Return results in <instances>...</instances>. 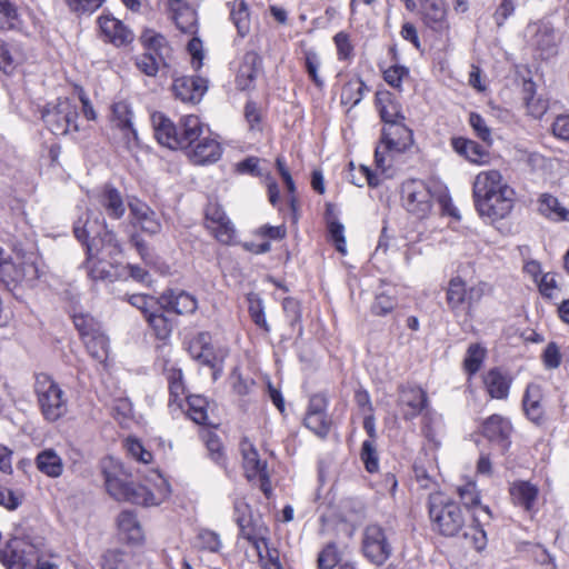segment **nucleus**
Returning a JSON list of instances; mask_svg holds the SVG:
<instances>
[{"instance_id": "1", "label": "nucleus", "mask_w": 569, "mask_h": 569, "mask_svg": "<svg viewBox=\"0 0 569 569\" xmlns=\"http://www.w3.org/2000/svg\"><path fill=\"white\" fill-rule=\"evenodd\" d=\"M101 469L107 492L117 501L158 506L168 496L167 488L154 493L146 486L134 483L123 465L113 458L103 459Z\"/></svg>"}, {"instance_id": "2", "label": "nucleus", "mask_w": 569, "mask_h": 569, "mask_svg": "<svg viewBox=\"0 0 569 569\" xmlns=\"http://www.w3.org/2000/svg\"><path fill=\"white\" fill-rule=\"evenodd\" d=\"M13 257L0 247V282L10 291L20 287H32L43 274V262L33 249L16 247Z\"/></svg>"}, {"instance_id": "3", "label": "nucleus", "mask_w": 569, "mask_h": 569, "mask_svg": "<svg viewBox=\"0 0 569 569\" xmlns=\"http://www.w3.org/2000/svg\"><path fill=\"white\" fill-rule=\"evenodd\" d=\"M233 510L240 535L253 546L262 568L282 569L279 551L267 542V527L252 520L249 505L243 499H236Z\"/></svg>"}, {"instance_id": "4", "label": "nucleus", "mask_w": 569, "mask_h": 569, "mask_svg": "<svg viewBox=\"0 0 569 569\" xmlns=\"http://www.w3.org/2000/svg\"><path fill=\"white\" fill-rule=\"evenodd\" d=\"M76 238L86 244L89 257L113 258L121 252L116 234L98 221L91 222L88 214L79 217L73 224Z\"/></svg>"}, {"instance_id": "5", "label": "nucleus", "mask_w": 569, "mask_h": 569, "mask_svg": "<svg viewBox=\"0 0 569 569\" xmlns=\"http://www.w3.org/2000/svg\"><path fill=\"white\" fill-rule=\"evenodd\" d=\"M33 390L41 415L47 421L54 422L67 413V395L51 376L37 373Z\"/></svg>"}, {"instance_id": "6", "label": "nucleus", "mask_w": 569, "mask_h": 569, "mask_svg": "<svg viewBox=\"0 0 569 569\" xmlns=\"http://www.w3.org/2000/svg\"><path fill=\"white\" fill-rule=\"evenodd\" d=\"M429 516L433 529L445 537H455L466 527L459 505L441 493L430 496Z\"/></svg>"}, {"instance_id": "7", "label": "nucleus", "mask_w": 569, "mask_h": 569, "mask_svg": "<svg viewBox=\"0 0 569 569\" xmlns=\"http://www.w3.org/2000/svg\"><path fill=\"white\" fill-rule=\"evenodd\" d=\"M361 550L369 561L381 566L390 558L392 545L382 527L369 525L362 532Z\"/></svg>"}, {"instance_id": "8", "label": "nucleus", "mask_w": 569, "mask_h": 569, "mask_svg": "<svg viewBox=\"0 0 569 569\" xmlns=\"http://www.w3.org/2000/svg\"><path fill=\"white\" fill-rule=\"evenodd\" d=\"M76 118V109L67 98L58 99L56 103L48 104L42 111V120L54 136L67 134L71 129L77 130Z\"/></svg>"}, {"instance_id": "9", "label": "nucleus", "mask_w": 569, "mask_h": 569, "mask_svg": "<svg viewBox=\"0 0 569 569\" xmlns=\"http://www.w3.org/2000/svg\"><path fill=\"white\" fill-rule=\"evenodd\" d=\"M402 199L407 210L422 219L432 208V194L429 186L418 179H411L402 184Z\"/></svg>"}, {"instance_id": "10", "label": "nucleus", "mask_w": 569, "mask_h": 569, "mask_svg": "<svg viewBox=\"0 0 569 569\" xmlns=\"http://www.w3.org/2000/svg\"><path fill=\"white\" fill-rule=\"evenodd\" d=\"M483 289L481 286H471L467 288L466 282L460 277H455L449 281L447 289V302L451 310L458 311L466 309L467 312L481 300Z\"/></svg>"}, {"instance_id": "11", "label": "nucleus", "mask_w": 569, "mask_h": 569, "mask_svg": "<svg viewBox=\"0 0 569 569\" xmlns=\"http://www.w3.org/2000/svg\"><path fill=\"white\" fill-rule=\"evenodd\" d=\"M513 202V189H505L497 194L475 201L479 214L491 222L506 218L511 212Z\"/></svg>"}, {"instance_id": "12", "label": "nucleus", "mask_w": 569, "mask_h": 569, "mask_svg": "<svg viewBox=\"0 0 569 569\" xmlns=\"http://www.w3.org/2000/svg\"><path fill=\"white\" fill-rule=\"evenodd\" d=\"M327 407L328 400L325 395L317 393L311 396L303 420L305 426L321 439L328 436L332 425L331 419L326 412Z\"/></svg>"}, {"instance_id": "13", "label": "nucleus", "mask_w": 569, "mask_h": 569, "mask_svg": "<svg viewBox=\"0 0 569 569\" xmlns=\"http://www.w3.org/2000/svg\"><path fill=\"white\" fill-rule=\"evenodd\" d=\"M0 559L8 569H27L37 559V549L33 545L16 538L9 541Z\"/></svg>"}, {"instance_id": "14", "label": "nucleus", "mask_w": 569, "mask_h": 569, "mask_svg": "<svg viewBox=\"0 0 569 569\" xmlns=\"http://www.w3.org/2000/svg\"><path fill=\"white\" fill-rule=\"evenodd\" d=\"M428 406V396L417 386H401L399 388L398 407L405 420L418 417Z\"/></svg>"}, {"instance_id": "15", "label": "nucleus", "mask_w": 569, "mask_h": 569, "mask_svg": "<svg viewBox=\"0 0 569 569\" xmlns=\"http://www.w3.org/2000/svg\"><path fill=\"white\" fill-rule=\"evenodd\" d=\"M420 14L425 26L437 33H448L450 23L443 0H419Z\"/></svg>"}, {"instance_id": "16", "label": "nucleus", "mask_w": 569, "mask_h": 569, "mask_svg": "<svg viewBox=\"0 0 569 569\" xmlns=\"http://www.w3.org/2000/svg\"><path fill=\"white\" fill-rule=\"evenodd\" d=\"M159 306L166 311L184 316L193 313L198 302L192 295L183 290L168 289L159 297Z\"/></svg>"}, {"instance_id": "17", "label": "nucleus", "mask_w": 569, "mask_h": 569, "mask_svg": "<svg viewBox=\"0 0 569 569\" xmlns=\"http://www.w3.org/2000/svg\"><path fill=\"white\" fill-rule=\"evenodd\" d=\"M208 81L200 77H179L173 80L172 91L182 102H199L206 93Z\"/></svg>"}, {"instance_id": "18", "label": "nucleus", "mask_w": 569, "mask_h": 569, "mask_svg": "<svg viewBox=\"0 0 569 569\" xmlns=\"http://www.w3.org/2000/svg\"><path fill=\"white\" fill-rule=\"evenodd\" d=\"M168 10L177 28L193 36L198 32V18L196 10L184 0H168Z\"/></svg>"}, {"instance_id": "19", "label": "nucleus", "mask_w": 569, "mask_h": 569, "mask_svg": "<svg viewBox=\"0 0 569 569\" xmlns=\"http://www.w3.org/2000/svg\"><path fill=\"white\" fill-rule=\"evenodd\" d=\"M505 189H512L502 178L498 170H487L479 172L473 181L475 201L497 194Z\"/></svg>"}, {"instance_id": "20", "label": "nucleus", "mask_w": 569, "mask_h": 569, "mask_svg": "<svg viewBox=\"0 0 569 569\" xmlns=\"http://www.w3.org/2000/svg\"><path fill=\"white\" fill-rule=\"evenodd\" d=\"M171 150H180L192 163L208 164L221 157L220 144H167Z\"/></svg>"}, {"instance_id": "21", "label": "nucleus", "mask_w": 569, "mask_h": 569, "mask_svg": "<svg viewBox=\"0 0 569 569\" xmlns=\"http://www.w3.org/2000/svg\"><path fill=\"white\" fill-rule=\"evenodd\" d=\"M98 23L106 39L117 47L129 44L133 40V33L120 20L101 16Z\"/></svg>"}, {"instance_id": "22", "label": "nucleus", "mask_w": 569, "mask_h": 569, "mask_svg": "<svg viewBox=\"0 0 569 569\" xmlns=\"http://www.w3.org/2000/svg\"><path fill=\"white\" fill-rule=\"evenodd\" d=\"M129 209L133 223L139 226L143 232L157 234L161 231V222L148 204L141 201L130 202Z\"/></svg>"}, {"instance_id": "23", "label": "nucleus", "mask_w": 569, "mask_h": 569, "mask_svg": "<svg viewBox=\"0 0 569 569\" xmlns=\"http://www.w3.org/2000/svg\"><path fill=\"white\" fill-rule=\"evenodd\" d=\"M240 450L243 459V468L248 479L266 478L267 462L259 458L256 447L248 440L240 442Z\"/></svg>"}, {"instance_id": "24", "label": "nucleus", "mask_w": 569, "mask_h": 569, "mask_svg": "<svg viewBox=\"0 0 569 569\" xmlns=\"http://www.w3.org/2000/svg\"><path fill=\"white\" fill-rule=\"evenodd\" d=\"M512 431L510 421L499 415L490 416L482 425V433L490 441L501 443L503 448L509 445V437Z\"/></svg>"}, {"instance_id": "25", "label": "nucleus", "mask_w": 569, "mask_h": 569, "mask_svg": "<svg viewBox=\"0 0 569 569\" xmlns=\"http://www.w3.org/2000/svg\"><path fill=\"white\" fill-rule=\"evenodd\" d=\"M511 382V377L498 368L490 369L483 377L486 390L495 399H506L509 395Z\"/></svg>"}, {"instance_id": "26", "label": "nucleus", "mask_w": 569, "mask_h": 569, "mask_svg": "<svg viewBox=\"0 0 569 569\" xmlns=\"http://www.w3.org/2000/svg\"><path fill=\"white\" fill-rule=\"evenodd\" d=\"M542 390L537 383H529L526 388L522 407L527 417L535 423H540L543 419Z\"/></svg>"}, {"instance_id": "27", "label": "nucleus", "mask_w": 569, "mask_h": 569, "mask_svg": "<svg viewBox=\"0 0 569 569\" xmlns=\"http://www.w3.org/2000/svg\"><path fill=\"white\" fill-rule=\"evenodd\" d=\"M452 147L460 157L472 164L487 166L496 158L490 150V144H452Z\"/></svg>"}, {"instance_id": "28", "label": "nucleus", "mask_w": 569, "mask_h": 569, "mask_svg": "<svg viewBox=\"0 0 569 569\" xmlns=\"http://www.w3.org/2000/svg\"><path fill=\"white\" fill-rule=\"evenodd\" d=\"M510 496L515 505L531 511L538 498V488L529 481H516L510 487Z\"/></svg>"}, {"instance_id": "29", "label": "nucleus", "mask_w": 569, "mask_h": 569, "mask_svg": "<svg viewBox=\"0 0 569 569\" xmlns=\"http://www.w3.org/2000/svg\"><path fill=\"white\" fill-rule=\"evenodd\" d=\"M229 17L237 28L240 37H246L250 32L251 17L249 6L244 0H232L227 3Z\"/></svg>"}, {"instance_id": "30", "label": "nucleus", "mask_w": 569, "mask_h": 569, "mask_svg": "<svg viewBox=\"0 0 569 569\" xmlns=\"http://www.w3.org/2000/svg\"><path fill=\"white\" fill-rule=\"evenodd\" d=\"M376 103L385 124H388L400 119H406L401 111L400 103L395 99L392 93L388 91L377 92Z\"/></svg>"}, {"instance_id": "31", "label": "nucleus", "mask_w": 569, "mask_h": 569, "mask_svg": "<svg viewBox=\"0 0 569 569\" xmlns=\"http://www.w3.org/2000/svg\"><path fill=\"white\" fill-rule=\"evenodd\" d=\"M98 202L112 219H120L126 212L122 197L113 187L107 186L99 194Z\"/></svg>"}, {"instance_id": "32", "label": "nucleus", "mask_w": 569, "mask_h": 569, "mask_svg": "<svg viewBox=\"0 0 569 569\" xmlns=\"http://www.w3.org/2000/svg\"><path fill=\"white\" fill-rule=\"evenodd\" d=\"M90 357L103 363L109 355V338L99 329L82 339Z\"/></svg>"}, {"instance_id": "33", "label": "nucleus", "mask_w": 569, "mask_h": 569, "mask_svg": "<svg viewBox=\"0 0 569 569\" xmlns=\"http://www.w3.org/2000/svg\"><path fill=\"white\" fill-rule=\"evenodd\" d=\"M118 527L123 538L131 543H139L143 539V532L137 516L129 510L118 516Z\"/></svg>"}, {"instance_id": "34", "label": "nucleus", "mask_w": 569, "mask_h": 569, "mask_svg": "<svg viewBox=\"0 0 569 569\" xmlns=\"http://www.w3.org/2000/svg\"><path fill=\"white\" fill-rule=\"evenodd\" d=\"M38 469L51 478H58L63 472L61 457L53 449H44L36 458Z\"/></svg>"}, {"instance_id": "35", "label": "nucleus", "mask_w": 569, "mask_h": 569, "mask_svg": "<svg viewBox=\"0 0 569 569\" xmlns=\"http://www.w3.org/2000/svg\"><path fill=\"white\" fill-rule=\"evenodd\" d=\"M111 122L116 128L123 131V139L129 141L131 137L137 138V133L132 129L131 111L126 102L120 101L112 106Z\"/></svg>"}, {"instance_id": "36", "label": "nucleus", "mask_w": 569, "mask_h": 569, "mask_svg": "<svg viewBox=\"0 0 569 569\" xmlns=\"http://www.w3.org/2000/svg\"><path fill=\"white\" fill-rule=\"evenodd\" d=\"M23 61L24 54L16 44L0 39V69L3 72H12Z\"/></svg>"}, {"instance_id": "37", "label": "nucleus", "mask_w": 569, "mask_h": 569, "mask_svg": "<svg viewBox=\"0 0 569 569\" xmlns=\"http://www.w3.org/2000/svg\"><path fill=\"white\" fill-rule=\"evenodd\" d=\"M227 356L228 350L226 348H216L214 346L211 345L210 341L209 345L204 348L203 352L201 353V357H199L197 361L212 369L213 379H217L218 373L222 371V365Z\"/></svg>"}, {"instance_id": "38", "label": "nucleus", "mask_w": 569, "mask_h": 569, "mask_svg": "<svg viewBox=\"0 0 569 569\" xmlns=\"http://www.w3.org/2000/svg\"><path fill=\"white\" fill-rule=\"evenodd\" d=\"M406 119H400L385 124L380 142L412 141L413 133L405 124Z\"/></svg>"}, {"instance_id": "39", "label": "nucleus", "mask_w": 569, "mask_h": 569, "mask_svg": "<svg viewBox=\"0 0 569 569\" xmlns=\"http://www.w3.org/2000/svg\"><path fill=\"white\" fill-rule=\"evenodd\" d=\"M151 122L157 142H167L170 139H176V126L162 112H153L151 116Z\"/></svg>"}, {"instance_id": "40", "label": "nucleus", "mask_w": 569, "mask_h": 569, "mask_svg": "<svg viewBox=\"0 0 569 569\" xmlns=\"http://www.w3.org/2000/svg\"><path fill=\"white\" fill-rule=\"evenodd\" d=\"M84 267L87 269L88 277L92 281H112V273L108 269L109 263H107L106 258L89 257V254H87Z\"/></svg>"}, {"instance_id": "41", "label": "nucleus", "mask_w": 569, "mask_h": 569, "mask_svg": "<svg viewBox=\"0 0 569 569\" xmlns=\"http://www.w3.org/2000/svg\"><path fill=\"white\" fill-rule=\"evenodd\" d=\"M260 62V58L256 52H249L244 56V64L240 68L237 76V84L241 90L247 89L256 79V66Z\"/></svg>"}, {"instance_id": "42", "label": "nucleus", "mask_w": 569, "mask_h": 569, "mask_svg": "<svg viewBox=\"0 0 569 569\" xmlns=\"http://www.w3.org/2000/svg\"><path fill=\"white\" fill-rule=\"evenodd\" d=\"M188 405V415L198 425L211 426L209 421L207 408L208 401L201 396H189L186 398Z\"/></svg>"}, {"instance_id": "43", "label": "nucleus", "mask_w": 569, "mask_h": 569, "mask_svg": "<svg viewBox=\"0 0 569 569\" xmlns=\"http://www.w3.org/2000/svg\"><path fill=\"white\" fill-rule=\"evenodd\" d=\"M366 90H368V88L361 79L358 78L348 81L341 90V103L357 106L361 101Z\"/></svg>"}, {"instance_id": "44", "label": "nucleus", "mask_w": 569, "mask_h": 569, "mask_svg": "<svg viewBox=\"0 0 569 569\" xmlns=\"http://www.w3.org/2000/svg\"><path fill=\"white\" fill-rule=\"evenodd\" d=\"M536 46L546 57L556 53L557 37L555 30L548 26H542L536 33Z\"/></svg>"}, {"instance_id": "45", "label": "nucleus", "mask_w": 569, "mask_h": 569, "mask_svg": "<svg viewBox=\"0 0 569 569\" xmlns=\"http://www.w3.org/2000/svg\"><path fill=\"white\" fill-rule=\"evenodd\" d=\"M540 212L556 220H569V211L562 208L558 199L550 194H542L540 199Z\"/></svg>"}, {"instance_id": "46", "label": "nucleus", "mask_w": 569, "mask_h": 569, "mask_svg": "<svg viewBox=\"0 0 569 569\" xmlns=\"http://www.w3.org/2000/svg\"><path fill=\"white\" fill-rule=\"evenodd\" d=\"M21 23L18 9L10 0H0V29L10 30Z\"/></svg>"}, {"instance_id": "47", "label": "nucleus", "mask_w": 569, "mask_h": 569, "mask_svg": "<svg viewBox=\"0 0 569 569\" xmlns=\"http://www.w3.org/2000/svg\"><path fill=\"white\" fill-rule=\"evenodd\" d=\"M182 136L187 142H196L203 134L204 126L197 116L190 114L182 119Z\"/></svg>"}, {"instance_id": "48", "label": "nucleus", "mask_w": 569, "mask_h": 569, "mask_svg": "<svg viewBox=\"0 0 569 569\" xmlns=\"http://www.w3.org/2000/svg\"><path fill=\"white\" fill-rule=\"evenodd\" d=\"M140 39L149 51H153V54L158 56L160 60H163V51L168 50L163 36L148 30L142 33Z\"/></svg>"}, {"instance_id": "49", "label": "nucleus", "mask_w": 569, "mask_h": 569, "mask_svg": "<svg viewBox=\"0 0 569 569\" xmlns=\"http://www.w3.org/2000/svg\"><path fill=\"white\" fill-rule=\"evenodd\" d=\"M400 144H377L375 149V159L378 168L386 170L391 167L392 156L395 152H402L403 148H398Z\"/></svg>"}, {"instance_id": "50", "label": "nucleus", "mask_w": 569, "mask_h": 569, "mask_svg": "<svg viewBox=\"0 0 569 569\" xmlns=\"http://www.w3.org/2000/svg\"><path fill=\"white\" fill-rule=\"evenodd\" d=\"M360 457L368 472L372 473L378 471L379 459L375 440H365L362 442Z\"/></svg>"}, {"instance_id": "51", "label": "nucleus", "mask_w": 569, "mask_h": 569, "mask_svg": "<svg viewBox=\"0 0 569 569\" xmlns=\"http://www.w3.org/2000/svg\"><path fill=\"white\" fill-rule=\"evenodd\" d=\"M146 320L159 339H166L170 336L172 330L171 322L162 313L156 311L148 313Z\"/></svg>"}, {"instance_id": "52", "label": "nucleus", "mask_w": 569, "mask_h": 569, "mask_svg": "<svg viewBox=\"0 0 569 569\" xmlns=\"http://www.w3.org/2000/svg\"><path fill=\"white\" fill-rule=\"evenodd\" d=\"M197 539L199 548L209 552H219L222 547L219 533L210 529H201Z\"/></svg>"}, {"instance_id": "53", "label": "nucleus", "mask_w": 569, "mask_h": 569, "mask_svg": "<svg viewBox=\"0 0 569 569\" xmlns=\"http://www.w3.org/2000/svg\"><path fill=\"white\" fill-rule=\"evenodd\" d=\"M102 569H129L128 556L120 550H108L102 556Z\"/></svg>"}, {"instance_id": "54", "label": "nucleus", "mask_w": 569, "mask_h": 569, "mask_svg": "<svg viewBox=\"0 0 569 569\" xmlns=\"http://www.w3.org/2000/svg\"><path fill=\"white\" fill-rule=\"evenodd\" d=\"M249 300V313L252 321L263 329L266 332L270 331V326L268 325L264 316V308L262 300L258 297L250 296Z\"/></svg>"}, {"instance_id": "55", "label": "nucleus", "mask_w": 569, "mask_h": 569, "mask_svg": "<svg viewBox=\"0 0 569 569\" xmlns=\"http://www.w3.org/2000/svg\"><path fill=\"white\" fill-rule=\"evenodd\" d=\"M485 358V349L479 345H471L467 350V356L465 358V369L470 373H476L483 361Z\"/></svg>"}, {"instance_id": "56", "label": "nucleus", "mask_w": 569, "mask_h": 569, "mask_svg": "<svg viewBox=\"0 0 569 569\" xmlns=\"http://www.w3.org/2000/svg\"><path fill=\"white\" fill-rule=\"evenodd\" d=\"M462 536L477 551H482L487 546L486 531L479 525L465 527Z\"/></svg>"}, {"instance_id": "57", "label": "nucleus", "mask_w": 569, "mask_h": 569, "mask_svg": "<svg viewBox=\"0 0 569 569\" xmlns=\"http://www.w3.org/2000/svg\"><path fill=\"white\" fill-rule=\"evenodd\" d=\"M209 230L213 233L214 238L223 244L232 243L236 236L234 227L229 218L221 221V223H216L209 228Z\"/></svg>"}, {"instance_id": "58", "label": "nucleus", "mask_w": 569, "mask_h": 569, "mask_svg": "<svg viewBox=\"0 0 569 569\" xmlns=\"http://www.w3.org/2000/svg\"><path fill=\"white\" fill-rule=\"evenodd\" d=\"M161 62H163V60H160L158 56L152 52H147L137 58L136 64L144 74L154 77Z\"/></svg>"}, {"instance_id": "59", "label": "nucleus", "mask_w": 569, "mask_h": 569, "mask_svg": "<svg viewBox=\"0 0 569 569\" xmlns=\"http://www.w3.org/2000/svg\"><path fill=\"white\" fill-rule=\"evenodd\" d=\"M397 306V299L393 296L385 292L376 296L373 303L371 305V311L376 316H386L391 312Z\"/></svg>"}, {"instance_id": "60", "label": "nucleus", "mask_w": 569, "mask_h": 569, "mask_svg": "<svg viewBox=\"0 0 569 569\" xmlns=\"http://www.w3.org/2000/svg\"><path fill=\"white\" fill-rule=\"evenodd\" d=\"M126 449L128 453L139 462L147 465L152 461V453L144 449V447L138 439L128 438L126 440Z\"/></svg>"}, {"instance_id": "61", "label": "nucleus", "mask_w": 569, "mask_h": 569, "mask_svg": "<svg viewBox=\"0 0 569 569\" xmlns=\"http://www.w3.org/2000/svg\"><path fill=\"white\" fill-rule=\"evenodd\" d=\"M73 323L82 339L101 329L100 325L89 315H74Z\"/></svg>"}, {"instance_id": "62", "label": "nucleus", "mask_w": 569, "mask_h": 569, "mask_svg": "<svg viewBox=\"0 0 569 569\" xmlns=\"http://www.w3.org/2000/svg\"><path fill=\"white\" fill-rule=\"evenodd\" d=\"M129 302L131 306L141 310L147 319L148 313L154 312V307L159 305V298L156 299L148 295H132L129 297Z\"/></svg>"}, {"instance_id": "63", "label": "nucleus", "mask_w": 569, "mask_h": 569, "mask_svg": "<svg viewBox=\"0 0 569 569\" xmlns=\"http://www.w3.org/2000/svg\"><path fill=\"white\" fill-rule=\"evenodd\" d=\"M319 569H333L339 562L337 547L333 543L327 545L318 556Z\"/></svg>"}, {"instance_id": "64", "label": "nucleus", "mask_w": 569, "mask_h": 569, "mask_svg": "<svg viewBox=\"0 0 569 569\" xmlns=\"http://www.w3.org/2000/svg\"><path fill=\"white\" fill-rule=\"evenodd\" d=\"M458 495L467 508H472L480 503V496L473 482L459 487Z\"/></svg>"}]
</instances>
